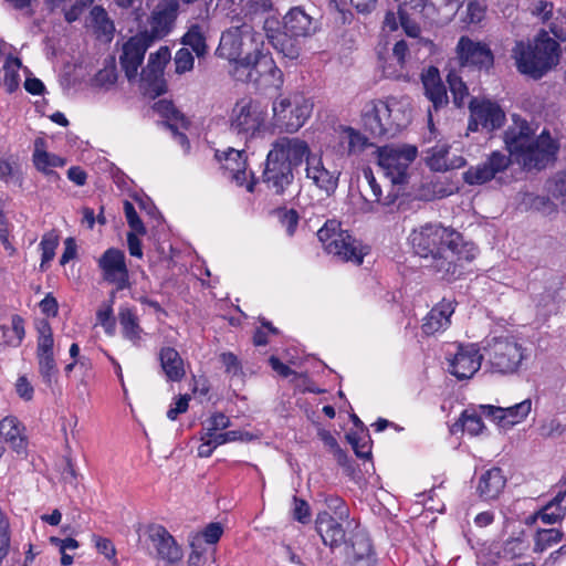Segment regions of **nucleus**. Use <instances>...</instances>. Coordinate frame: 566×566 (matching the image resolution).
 Wrapping results in <instances>:
<instances>
[{
    "label": "nucleus",
    "instance_id": "nucleus-36",
    "mask_svg": "<svg viewBox=\"0 0 566 566\" xmlns=\"http://www.w3.org/2000/svg\"><path fill=\"white\" fill-rule=\"evenodd\" d=\"M462 0H429L427 19L434 23H447L458 12Z\"/></svg>",
    "mask_w": 566,
    "mask_h": 566
},
{
    "label": "nucleus",
    "instance_id": "nucleus-18",
    "mask_svg": "<svg viewBox=\"0 0 566 566\" xmlns=\"http://www.w3.org/2000/svg\"><path fill=\"white\" fill-rule=\"evenodd\" d=\"M170 60V51L161 46L157 52L151 53L147 66L140 73V81L147 93L160 95L165 92L164 69Z\"/></svg>",
    "mask_w": 566,
    "mask_h": 566
},
{
    "label": "nucleus",
    "instance_id": "nucleus-61",
    "mask_svg": "<svg viewBox=\"0 0 566 566\" xmlns=\"http://www.w3.org/2000/svg\"><path fill=\"white\" fill-rule=\"evenodd\" d=\"M554 4L547 0H537L533 3L531 12L542 22L548 21L553 17Z\"/></svg>",
    "mask_w": 566,
    "mask_h": 566
},
{
    "label": "nucleus",
    "instance_id": "nucleus-25",
    "mask_svg": "<svg viewBox=\"0 0 566 566\" xmlns=\"http://www.w3.org/2000/svg\"><path fill=\"white\" fill-rule=\"evenodd\" d=\"M263 29L268 40L272 43L275 50L282 53L290 60H295L300 56V46L291 39L286 38V33L281 32V22L275 17L265 19Z\"/></svg>",
    "mask_w": 566,
    "mask_h": 566
},
{
    "label": "nucleus",
    "instance_id": "nucleus-44",
    "mask_svg": "<svg viewBox=\"0 0 566 566\" xmlns=\"http://www.w3.org/2000/svg\"><path fill=\"white\" fill-rule=\"evenodd\" d=\"M447 81L453 95V103L458 107L464 106L469 101V91L462 78L454 72H449Z\"/></svg>",
    "mask_w": 566,
    "mask_h": 566
},
{
    "label": "nucleus",
    "instance_id": "nucleus-40",
    "mask_svg": "<svg viewBox=\"0 0 566 566\" xmlns=\"http://www.w3.org/2000/svg\"><path fill=\"white\" fill-rule=\"evenodd\" d=\"M339 139L342 144H347L348 154L360 153L368 145L367 137L359 130L349 126L339 127Z\"/></svg>",
    "mask_w": 566,
    "mask_h": 566
},
{
    "label": "nucleus",
    "instance_id": "nucleus-21",
    "mask_svg": "<svg viewBox=\"0 0 566 566\" xmlns=\"http://www.w3.org/2000/svg\"><path fill=\"white\" fill-rule=\"evenodd\" d=\"M455 51L462 67L489 69L493 64L491 49L485 43L473 41L468 36L460 38Z\"/></svg>",
    "mask_w": 566,
    "mask_h": 566
},
{
    "label": "nucleus",
    "instance_id": "nucleus-59",
    "mask_svg": "<svg viewBox=\"0 0 566 566\" xmlns=\"http://www.w3.org/2000/svg\"><path fill=\"white\" fill-rule=\"evenodd\" d=\"M538 431L543 438H557L564 433L565 427L558 419L553 418L544 421L539 426Z\"/></svg>",
    "mask_w": 566,
    "mask_h": 566
},
{
    "label": "nucleus",
    "instance_id": "nucleus-26",
    "mask_svg": "<svg viewBox=\"0 0 566 566\" xmlns=\"http://www.w3.org/2000/svg\"><path fill=\"white\" fill-rule=\"evenodd\" d=\"M454 302L443 298L431 308L422 323V332L426 335H436L444 332L451 324V316L454 313Z\"/></svg>",
    "mask_w": 566,
    "mask_h": 566
},
{
    "label": "nucleus",
    "instance_id": "nucleus-2",
    "mask_svg": "<svg viewBox=\"0 0 566 566\" xmlns=\"http://www.w3.org/2000/svg\"><path fill=\"white\" fill-rule=\"evenodd\" d=\"M217 54L234 64V75L240 80L256 82L259 77L268 76L270 85H283V72L265 49L263 34L248 23L227 29Z\"/></svg>",
    "mask_w": 566,
    "mask_h": 566
},
{
    "label": "nucleus",
    "instance_id": "nucleus-31",
    "mask_svg": "<svg viewBox=\"0 0 566 566\" xmlns=\"http://www.w3.org/2000/svg\"><path fill=\"white\" fill-rule=\"evenodd\" d=\"M427 164L434 171H447L463 167L465 159L460 155L450 156L449 146L439 144L429 150Z\"/></svg>",
    "mask_w": 566,
    "mask_h": 566
},
{
    "label": "nucleus",
    "instance_id": "nucleus-12",
    "mask_svg": "<svg viewBox=\"0 0 566 566\" xmlns=\"http://www.w3.org/2000/svg\"><path fill=\"white\" fill-rule=\"evenodd\" d=\"M265 116V109L260 104L240 101L232 108L230 128L239 135L252 137L264 126Z\"/></svg>",
    "mask_w": 566,
    "mask_h": 566
},
{
    "label": "nucleus",
    "instance_id": "nucleus-13",
    "mask_svg": "<svg viewBox=\"0 0 566 566\" xmlns=\"http://www.w3.org/2000/svg\"><path fill=\"white\" fill-rule=\"evenodd\" d=\"M470 122L469 129L493 132L501 128L505 122V113L502 107L490 99L472 98L469 102Z\"/></svg>",
    "mask_w": 566,
    "mask_h": 566
},
{
    "label": "nucleus",
    "instance_id": "nucleus-24",
    "mask_svg": "<svg viewBox=\"0 0 566 566\" xmlns=\"http://www.w3.org/2000/svg\"><path fill=\"white\" fill-rule=\"evenodd\" d=\"M286 38H307L319 29L318 20L306 13L301 7L292 8L283 18Z\"/></svg>",
    "mask_w": 566,
    "mask_h": 566
},
{
    "label": "nucleus",
    "instance_id": "nucleus-16",
    "mask_svg": "<svg viewBox=\"0 0 566 566\" xmlns=\"http://www.w3.org/2000/svg\"><path fill=\"white\" fill-rule=\"evenodd\" d=\"M103 279L116 285L118 291L129 286V275L125 254L116 248L107 249L97 260Z\"/></svg>",
    "mask_w": 566,
    "mask_h": 566
},
{
    "label": "nucleus",
    "instance_id": "nucleus-3",
    "mask_svg": "<svg viewBox=\"0 0 566 566\" xmlns=\"http://www.w3.org/2000/svg\"><path fill=\"white\" fill-rule=\"evenodd\" d=\"M408 241L420 258H431L433 270L442 280H453L461 275L464 262L472 261L478 249L464 242L462 235L440 223H426L415 228Z\"/></svg>",
    "mask_w": 566,
    "mask_h": 566
},
{
    "label": "nucleus",
    "instance_id": "nucleus-55",
    "mask_svg": "<svg viewBox=\"0 0 566 566\" xmlns=\"http://www.w3.org/2000/svg\"><path fill=\"white\" fill-rule=\"evenodd\" d=\"M485 14V6L478 1L472 0L467 6L465 17L463 21L468 24H475L482 21Z\"/></svg>",
    "mask_w": 566,
    "mask_h": 566
},
{
    "label": "nucleus",
    "instance_id": "nucleus-5",
    "mask_svg": "<svg viewBox=\"0 0 566 566\" xmlns=\"http://www.w3.org/2000/svg\"><path fill=\"white\" fill-rule=\"evenodd\" d=\"M409 116L410 99L406 96L368 101L360 113L363 126L375 137L395 134Z\"/></svg>",
    "mask_w": 566,
    "mask_h": 566
},
{
    "label": "nucleus",
    "instance_id": "nucleus-4",
    "mask_svg": "<svg viewBox=\"0 0 566 566\" xmlns=\"http://www.w3.org/2000/svg\"><path fill=\"white\" fill-rule=\"evenodd\" d=\"M312 150L304 139L281 137L272 144L262 180L275 193H283L293 181V168L306 161Z\"/></svg>",
    "mask_w": 566,
    "mask_h": 566
},
{
    "label": "nucleus",
    "instance_id": "nucleus-47",
    "mask_svg": "<svg viewBox=\"0 0 566 566\" xmlns=\"http://www.w3.org/2000/svg\"><path fill=\"white\" fill-rule=\"evenodd\" d=\"M460 422L463 431L471 436H478L483 432L485 426L481 416L475 409H467L462 412Z\"/></svg>",
    "mask_w": 566,
    "mask_h": 566
},
{
    "label": "nucleus",
    "instance_id": "nucleus-53",
    "mask_svg": "<svg viewBox=\"0 0 566 566\" xmlns=\"http://www.w3.org/2000/svg\"><path fill=\"white\" fill-rule=\"evenodd\" d=\"M174 61L176 65V73L178 74L191 71L195 63L191 52L186 48L179 49L176 52Z\"/></svg>",
    "mask_w": 566,
    "mask_h": 566
},
{
    "label": "nucleus",
    "instance_id": "nucleus-46",
    "mask_svg": "<svg viewBox=\"0 0 566 566\" xmlns=\"http://www.w3.org/2000/svg\"><path fill=\"white\" fill-rule=\"evenodd\" d=\"M36 358L39 364V373L43 382L48 387H52V385L57 379V368L54 355L36 356Z\"/></svg>",
    "mask_w": 566,
    "mask_h": 566
},
{
    "label": "nucleus",
    "instance_id": "nucleus-60",
    "mask_svg": "<svg viewBox=\"0 0 566 566\" xmlns=\"http://www.w3.org/2000/svg\"><path fill=\"white\" fill-rule=\"evenodd\" d=\"M124 212L129 227L138 234H144L146 229L139 219L135 207L129 201L124 202Z\"/></svg>",
    "mask_w": 566,
    "mask_h": 566
},
{
    "label": "nucleus",
    "instance_id": "nucleus-64",
    "mask_svg": "<svg viewBox=\"0 0 566 566\" xmlns=\"http://www.w3.org/2000/svg\"><path fill=\"white\" fill-rule=\"evenodd\" d=\"M292 514L293 518L302 524H306L311 521L310 505L304 500L297 497L293 499Z\"/></svg>",
    "mask_w": 566,
    "mask_h": 566
},
{
    "label": "nucleus",
    "instance_id": "nucleus-50",
    "mask_svg": "<svg viewBox=\"0 0 566 566\" xmlns=\"http://www.w3.org/2000/svg\"><path fill=\"white\" fill-rule=\"evenodd\" d=\"M11 535L7 516L0 511V565L10 551Z\"/></svg>",
    "mask_w": 566,
    "mask_h": 566
},
{
    "label": "nucleus",
    "instance_id": "nucleus-17",
    "mask_svg": "<svg viewBox=\"0 0 566 566\" xmlns=\"http://www.w3.org/2000/svg\"><path fill=\"white\" fill-rule=\"evenodd\" d=\"M216 158L221 163L229 179L239 187H245L249 192L253 191L254 181L251 172L247 170V157L243 151L234 148L217 150Z\"/></svg>",
    "mask_w": 566,
    "mask_h": 566
},
{
    "label": "nucleus",
    "instance_id": "nucleus-27",
    "mask_svg": "<svg viewBox=\"0 0 566 566\" xmlns=\"http://www.w3.org/2000/svg\"><path fill=\"white\" fill-rule=\"evenodd\" d=\"M32 163L35 169L44 176L57 178V175L54 172V168L64 167L66 165V159L48 151L45 139L39 137L34 140Z\"/></svg>",
    "mask_w": 566,
    "mask_h": 566
},
{
    "label": "nucleus",
    "instance_id": "nucleus-11",
    "mask_svg": "<svg viewBox=\"0 0 566 566\" xmlns=\"http://www.w3.org/2000/svg\"><path fill=\"white\" fill-rule=\"evenodd\" d=\"M179 9L177 0H163L157 3L146 25L138 31L151 45L168 35L175 24Z\"/></svg>",
    "mask_w": 566,
    "mask_h": 566
},
{
    "label": "nucleus",
    "instance_id": "nucleus-52",
    "mask_svg": "<svg viewBox=\"0 0 566 566\" xmlns=\"http://www.w3.org/2000/svg\"><path fill=\"white\" fill-rule=\"evenodd\" d=\"M117 81V72L114 64L105 66L95 75V85L108 90Z\"/></svg>",
    "mask_w": 566,
    "mask_h": 566
},
{
    "label": "nucleus",
    "instance_id": "nucleus-1",
    "mask_svg": "<svg viewBox=\"0 0 566 566\" xmlns=\"http://www.w3.org/2000/svg\"><path fill=\"white\" fill-rule=\"evenodd\" d=\"M510 156L493 151L484 163L470 167L463 172V180L470 186L491 181L496 174L505 170L511 161L523 169H543L553 163L559 149L558 142L547 130L535 136V129L518 115H512V124L504 134Z\"/></svg>",
    "mask_w": 566,
    "mask_h": 566
},
{
    "label": "nucleus",
    "instance_id": "nucleus-15",
    "mask_svg": "<svg viewBox=\"0 0 566 566\" xmlns=\"http://www.w3.org/2000/svg\"><path fill=\"white\" fill-rule=\"evenodd\" d=\"M484 353L475 344L457 345L454 353L448 357V370L458 379L471 378L481 367Z\"/></svg>",
    "mask_w": 566,
    "mask_h": 566
},
{
    "label": "nucleus",
    "instance_id": "nucleus-29",
    "mask_svg": "<svg viewBox=\"0 0 566 566\" xmlns=\"http://www.w3.org/2000/svg\"><path fill=\"white\" fill-rule=\"evenodd\" d=\"M346 558L350 566H375V556L369 537L357 532L346 546Z\"/></svg>",
    "mask_w": 566,
    "mask_h": 566
},
{
    "label": "nucleus",
    "instance_id": "nucleus-41",
    "mask_svg": "<svg viewBox=\"0 0 566 566\" xmlns=\"http://www.w3.org/2000/svg\"><path fill=\"white\" fill-rule=\"evenodd\" d=\"M36 329L39 334L36 343V356L54 355V338L49 322H39Z\"/></svg>",
    "mask_w": 566,
    "mask_h": 566
},
{
    "label": "nucleus",
    "instance_id": "nucleus-7",
    "mask_svg": "<svg viewBox=\"0 0 566 566\" xmlns=\"http://www.w3.org/2000/svg\"><path fill=\"white\" fill-rule=\"evenodd\" d=\"M484 359L493 374L514 375L527 359V349L511 336L492 337L484 342Z\"/></svg>",
    "mask_w": 566,
    "mask_h": 566
},
{
    "label": "nucleus",
    "instance_id": "nucleus-30",
    "mask_svg": "<svg viewBox=\"0 0 566 566\" xmlns=\"http://www.w3.org/2000/svg\"><path fill=\"white\" fill-rule=\"evenodd\" d=\"M315 524L325 545L334 548L344 542L345 532L340 521L334 517L328 511L319 512Z\"/></svg>",
    "mask_w": 566,
    "mask_h": 566
},
{
    "label": "nucleus",
    "instance_id": "nucleus-38",
    "mask_svg": "<svg viewBox=\"0 0 566 566\" xmlns=\"http://www.w3.org/2000/svg\"><path fill=\"white\" fill-rule=\"evenodd\" d=\"M208 27L206 24H192L188 32L182 36V44L190 46L198 57L206 55L208 46L206 44V34Z\"/></svg>",
    "mask_w": 566,
    "mask_h": 566
},
{
    "label": "nucleus",
    "instance_id": "nucleus-58",
    "mask_svg": "<svg viewBox=\"0 0 566 566\" xmlns=\"http://www.w3.org/2000/svg\"><path fill=\"white\" fill-rule=\"evenodd\" d=\"M247 14L269 12L273 8V0H240Z\"/></svg>",
    "mask_w": 566,
    "mask_h": 566
},
{
    "label": "nucleus",
    "instance_id": "nucleus-43",
    "mask_svg": "<svg viewBox=\"0 0 566 566\" xmlns=\"http://www.w3.org/2000/svg\"><path fill=\"white\" fill-rule=\"evenodd\" d=\"M21 69V61L15 56H8L3 64L4 78L3 84L9 93L15 91L20 83L19 71Z\"/></svg>",
    "mask_w": 566,
    "mask_h": 566
},
{
    "label": "nucleus",
    "instance_id": "nucleus-54",
    "mask_svg": "<svg viewBox=\"0 0 566 566\" xmlns=\"http://www.w3.org/2000/svg\"><path fill=\"white\" fill-rule=\"evenodd\" d=\"M91 15L95 24L105 35H112L114 31L113 22L108 19L106 11L101 7H94Z\"/></svg>",
    "mask_w": 566,
    "mask_h": 566
},
{
    "label": "nucleus",
    "instance_id": "nucleus-22",
    "mask_svg": "<svg viewBox=\"0 0 566 566\" xmlns=\"http://www.w3.org/2000/svg\"><path fill=\"white\" fill-rule=\"evenodd\" d=\"M149 46H151V44L138 33L123 44L119 63L129 81L137 77L138 69Z\"/></svg>",
    "mask_w": 566,
    "mask_h": 566
},
{
    "label": "nucleus",
    "instance_id": "nucleus-49",
    "mask_svg": "<svg viewBox=\"0 0 566 566\" xmlns=\"http://www.w3.org/2000/svg\"><path fill=\"white\" fill-rule=\"evenodd\" d=\"M396 2L402 8V13L410 14V18L428 21L427 19V7L429 0H396Z\"/></svg>",
    "mask_w": 566,
    "mask_h": 566
},
{
    "label": "nucleus",
    "instance_id": "nucleus-35",
    "mask_svg": "<svg viewBox=\"0 0 566 566\" xmlns=\"http://www.w3.org/2000/svg\"><path fill=\"white\" fill-rule=\"evenodd\" d=\"M0 436L17 453L25 451L24 427L15 417H6L0 421Z\"/></svg>",
    "mask_w": 566,
    "mask_h": 566
},
{
    "label": "nucleus",
    "instance_id": "nucleus-14",
    "mask_svg": "<svg viewBox=\"0 0 566 566\" xmlns=\"http://www.w3.org/2000/svg\"><path fill=\"white\" fill-rule=\"evenodd\" d=\"M532 409L533 401L531 398L505 408L492 405L479 406L480 412L504 431L511 430L513 427L524 422L531 415Z\"/></svg>",
    "mask_w": 566,
    "mask_h": 566
},
{
    "label": "nucleus",
    "instance_id": "nucleus-63",
    "mask_svg": "<svg viewBox=\"0 0 566 566\" xmlns=\"http://www.w3.org/2000/svg\"><path fill=\"white\" fill-rule=\"evenodd\" d=\"M223 533V528L220 523L208 524L202 532L196 533L195 535L201 536V542L214 545L219 542Z\"/></svg>",
    "mask_w": 566,
    "mask_h": 566
},
{
    "label": "nucleus",
    "instance_id": "nucleus-51",
    "mask_svg": "<svg viewBox=\"0 0 566 566\" xmlns=\"http://www.w3.org/2000/svg\"><path fill=\"white\" fill-rule=\"evenodd\" d=\"M97 323L104 328L105 333L113 335L115 332V321L113 318L112 304L102 305L96 313Z\"/></svg>",
    "mask_w": 566,
    "mask_h": 566
},
{
    "label": "nucleus",
    "instance_id": "nucleus-62",
    "mask_svg": "<svg viewBox=\"0 0 566 566\" xmlns=\"http://www.w3.org/2000/svg\"><path fill=\"white\" fill-rule=\"evenodd\" d=\"M326 506L329 513L333 512V516L339 521H344L348 517L349 511L344 501L337 496H329L325 500Z\"/></svg>",
    "mask_w": 566,
    "mask_h": 566
},
{
    "label": "nucleus",
    "instance_id": "nucleus-56",
    "mask_svg": "<svg viewBox=\"0 0 566 566\" xmlns=\"http://www.w3.org/2000/svg\"><path fill=\"white\" fill-rule=\"evenodd\" d=\"M191 553L188 557V566H202L203 565V553L205 549L201 545V536L192 535L190 537Z\"/></svg>",
    "mask_w": 566,
    "mask_h": 566
},
{
    "label": "nucleus",
    "instance_id": "nucleus-45",
    "mask_svg": "<svg viewBox=\"0 0 566 566\" xmlns=\"http://www.w3.org/2000/svg\"><path fill=\"white\" fill-rule=\"evenodd\" d=\"M4 343L9 346L17 347L21 344L24 338V321L19 316L14 315L11 319L10 327H2Z\"/></svg>",
    "mask_w": 566,
    "mask_h": 566
},
{
    "label": "nucleus",
    "instance_id": "nucleus-9",
    "mask_svg": "<svg viewBox=\"0 0 566 566\" xmlns=\"http://www.w3.org/2000/svg\"><path fill=\"white\" fill-rule=\"evenodd\" d=\"M317 237L324 250L342 261L359 265L367 254V248L353 238L348 231L343 230L336 220L326 221L317 231Z\"/></svg>",
    "mask_w": 566,
    "mask_h": 566
},
{
    "label": "nucleus",
    "instance_id": "nucleus-6",
    "mask_svg": "<svg viewBox=\"0 0 566 566\" xmlns=\"http://www.w3.org/2000/svg\"><path fill=\"white\" fill-rule=\"evenodd\" d=\"M517 70L533 78H541L556 66L560 57V46L546 31L537 34L534 43L520 41L512 50Z\"/></svg>",
    "mask_w": 566,
    "mask_h": 566
},
{
    "label": "nucleus",
    "instance_id": "nucleus-57",
    "mask_svg": "<svg viewBox=\"0 0 566 566\" xmlns=\"http://www.w3.org/2000/svg\"><path fill=\"white\" fill-rule=\"evenodd\" d=\"M348 441L357 457L368 459L371 454L370 441L367 437L358 438L356 434H348Z\"/></svg>",
    "mask_w": 566,
    "mask_h": 566
},
{
    "label": "nucleus",
    "instance_id": "nucleus-23",
    "mask_svg": "<svg viewBox=\"0 0 566 566\" xmlns=\"http://www.w3.org/2000/svg\"><path fill=\"white\" fill-rule=\"evenodd\" d=\"M304 171L306 179L326 193H331L337 188L338 174L325 167L321 154L311 153L305 161Z\"/></svg>",
    "mask_w": 566,
    "mask_h": 566
},
{
    "label": "nucleus",
    "instance_id": "nucleus-37",
    "mask_svg": "<svg viewBox=\"0 0 566 566\" xmlns=\"http://www.w3.org/2000/svg\"><path fill=\"white\" fill-rule=\"evenodd\" d=\"M118 321L124 338L128 339L134 345H138L142 340L143 329L139 326V321L134 310L127 306L120 307Z\"/></svg>",
    "mask_w": 566,
    "mask_h": 566
},
{
    "label": "nucleus",
    "instance_id": "nucleus-33",
    "mask_svg": "<svg viewBox=\"0 0 566 566\" xmlns=\"http://www.w3.org/2000/svg\"><path fill=\"white\" fill-rule=\"evenodd\" d=\"M401 27L405 33L409 38H420L421 29L418 21H415L413 18H410V14L402 13V8L398 4V10L395 12L394 10H388L386 12L382 30L388 32H395Z\"/></svg>",
    "mask_w": 566,
    "mask_h": 566
},
{
    "label": "nucleus",
    "instance_id": "nucleus-8",
    "mask_svg": "<svg viewBox=\"0 0 566 566\" xmlns=\"http://www.w3.org/2000/svg\"><path fill=\"white\" fill-rule=\"evenodd\" d=\"M313 102L301 92L279 95L272 103L273 123L287 133L302 128L313 111Z\"/></svg>",
    "mask_w": 566,
    "mask_h": 566
},
{
    "label": "nucleus",
    "instance_id": "nucleus-19",
    "mask_svg": "<svg viewBox=\"0 0 566 566\" xmlns=\"http://www.w3.org/2000/svg\"><path fill=\"white\" fill-rule=\"evenodd\" d=\"M410 59L409 48L405 40L397 41L391 52H378V65L385 77L400 80L407 76Z\"/></svg>",
    "mask_w": 566,
    "mask_h": 566
},
{
    "label": "nucleus",
    "instance_id": "nucleus-39",
    "mask_svg": "<svg viewBox=\"0 0 566 566\" xmlns=\"http://www.w3.org/2000/svg\"><path fill=\"white\" fill-rule=\"evenodd\" d=\"M154 111L166 118L168 128H177V124L180 123L181 127L188 126V120L185 116L176 109L174 104L167 99H160L154 104Z\"/></svg>",
    "mask_w": 566,
    "mask_h": 566
},
{
    "label": "nucleus",
    "instance_id": "nucleus-42",
    "mask_svg": "<svg viewBox=\"0 0 566 566\" xmlns=\"http://www.w3.org/2000/svg\"><path fill=\"white\" fill-rule=\"evenodd\" d=\"M562 538L563 532L558 528L538 530L534 535V552L543 553L559 543Z\"/></svg>",
    "mask_w": 566,
    "mask_h": 566
},
{
    "label": "nucleus",
    "instance_id": "nucleus-10",
    "mask_svg": "<svg viewBox=\"0 0 566 566\" xmlns=\"http://www.w3.org/2000/svg\"><path fill=\"white\" fill-rule=\"evenodd\" d=\"M418 150L411 145H386L377 150V161L385 176L395 185L406 184Z\"/></svg>",
    "mask_w": 566,
    "mask_h": 566
},
{
    "label": "nucleus",
    "instance_id": "nucleus-20",
    "mask_svg": "<svg viewBox=\"0 0 566 566\" xmlns=\"http://www.w3.org/2000/svg\"><path fill=\"white\" fill-rule=\"evenodd\" d=\"M145 534L160 559L169 564H175L182 559L184 553L181 547L164 526L158 524L149 525Z\"/></svg>",
    "mask_w": 566,
    "mask_h": 566
},
{
    "label": "nucleus",
    "instance_id": "nucleus-28",
    "mask_svg": "<svg viewBox=\"0 0 566 566\" xmlns=\"http://www.w3.org/2000/svg\"><path fill=\"white\" fill-rule=\"evenodd\" d=\"M421 83L424 95L432 103L434 109L448 104L447 90L436 66H429L421 72Z\"/></svg>",
    "mask_w": 566,
    "mask_h": 566
},
{
    "label": "nucleus",
    "instance_id": "nucleus-48",
    "mask_svg": "<svg viewBox=\"0 0 566 566\" xmlns=\"http://www.w3.org/2000/svg\"><path fill=\"white\" fill-rule=\"evenodd\" d=\"M57 245H59V238L53 232L45 233L42 237V240L39 244L40 250L42 252L41 263H40V269L42 271L45 270L48 263H50L53 260V258L55 255V249L57 248Z\"/></svg>",
    "mask_w": 566,
    "mask_h": 566
},
{
    "label": "nucleus",
    "instance_id": "nucleus-32",
    "mask_svg": "<svg viewBox=\"0 0 566 566\" xmlns=\"http://www.w3.org/2000/svg\"><path fill=\"white\" fill-rule=\"evenodd\" d=\"M506 484V478L500 468H491L479 479L476 491L483 500H494L499 497Z\"/></svg>",
    "mask_w": 566,
    "mask_h": 566
},
{
    "label": "nucleus",
    "instance_id": "nucleus-34",
    "mask_svg": "<svg viewBox=\"0 0 566 566\" xmlns=\"http://www.w3.org/2000/svg\"><path fill=\"white\" fill-rule=\"evenodd\" d=\"M161 369L168 381L178 382L186 375L185 363L180 354L172 347H163L159 352Z\"/></svg>",
    "mask_w": 566,
    "mask_h": 566
}]
</instances>
